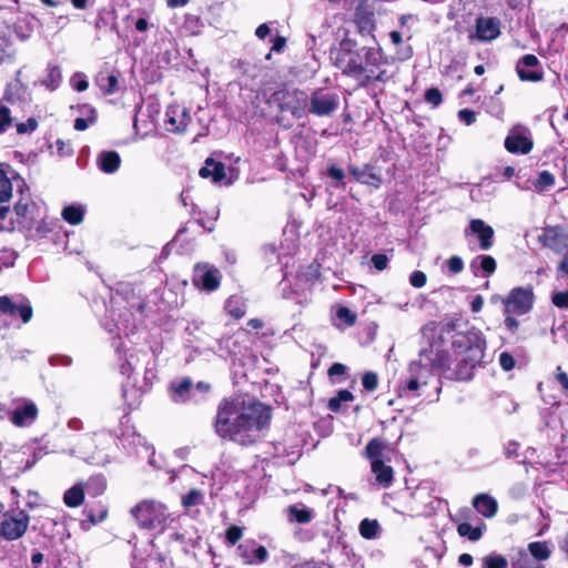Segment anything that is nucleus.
<instances>
[{
	"instance_id": "nucleus-18",
	"label": "nucleus",
	"mask_w": 568,
	"mask_h": 568,
	"mask_svg": "<svg viewBox=\"0 0 568 568\" xmlns=\"http://www.w3.org/2000/svg\"><path fill=\"white\" fill-rule=\"evenodd\" d=\"M532 146V140L521 130H510L505 139V148L513 154H528Z\"/></svg>"
},
{
	"instance_id": "nucleus-34",
	"label": "nucleus",
	"mask_w": 568,
	"mask_h": 568,
	"mask_svg": "<svg viewBox=\"0 0 568 568\" xmlns=\"http://www.w3.org/2000/svg\"><path fill=\"white\" fill-rule=\"evenodd\" d=\"M84 500V490L82 484H75L68 490H65L63 495V501L68 507H78Z\"/></svg>"
},
{
	"instance_id": "nucleus-5",
	"label": "nucleus",
	"mask_w": 568,
	"mask_h": 568,
	"mask_svg": "<svg viewBox=\"0 0 568 568\" xmlns=\"http://www.w3.org/2000/svg\"><path fill=\"white\" fill-rule=\"evenodd\" d=\"M131 515L142 529H162L170 517L168 507L154 499H144L138 503Z\"/></svg>"
},
{
	"instance_id": "nucleus-26",
	"label": "nucleus",
	"mask_w": 568,
	"mask_h": 568,
	"mask_svg": "<svg viewBox=\"0 0 568 568\" xmlns=\"http://www.w3.org/2000/svg\"><path fill=\"white\" fill-rule=\"evenodd\" d=\"M473 506L486 518L494 517L498 509L497 500L487 494H478L475 496L473 499Z\"/></svg>"
},
{
	"instance_id": "nucleus-10",
	"label": "nucleus",
	"mask_w": 568,
	"mask_h": 568,
	"mask_svg": "<svg viewBox=\"0 0 568 568\" xmlns=\"http://www.w3.org/2000/svg\"><path fill=\"white\" fill-rule=\"evenodd\" d=\"M0 313L12 318L19 317L26 324L31 321L33 310L30 302L23 296L12 298L3 295L0 296Z\"/></svg>"
},
{
	"instance_id": "nucleus-28",
	"label": "nucleus",
	"mask_w": 568,
	"mask_h": 568,
	"mask_svg": "<svg viewBox=\"0 0 568 568\" xmlns=\"http://www.w3.org/2000/svg\"><path fill=\"white\" fill-rule=\"evenodd\" d=\"M171 397L175 403H185L192 397L193 383L190 378H183L180 382H173L170 385Z\"/></svg>"
},
{
	"instance_id": "nucleus-21",
	"label": "nucleus",
	"mask_w": 568,
	"mask_h": 568,
	"mask_svg": "<svg viewBox=\"0 0 568 568\" xmlns=\"http://www.w3.org/2000/svg\"><path fill=\"white\" fill-rule=\"evenodd\" d=\"M496 260L490 255H477L469 264V268L475 276L489 277L496 271Z\"/></svg>"
},
{
	"instance_id": "nucleus-11",
	"label": "nucleus",
	"mask_w": 568,
	"mask_h": 568,
	"mask_svg": "<svg viewBox=\"0 0 568 568\" xmlns=\"http://www.w3.org/2000/svg\"><path fill=\"white\" fill-rule=\"evenodd\" d=\"M192 282L200 290L213 292L220 286L221 274L214 266L197 264L193 271Z\"/></svg>"
},
{
	"instance_id": "nucleus-53",
	"label": "nucleus",
	"mask_w": 568,
	"mask_h": 568,
	"mask_svg": "<svg viewBox=\"0 0 568 568\" xmlns=\"http://www.w3.org/2000/svg\"><path fill=\"white\" fill-rule=\"evenodd\" d=\"M38 128V121L34 118H29L26 122L17 124L18 134L32 133Z\"/></svg>"
},
{
	"instance_id": "nucleus-13",
	"label": "nucleus",
	"mask_w": 568,
	"mask_h": 568,
	"mask_svg": "<svg viewBox=\"0 0 568 568\" xmlns=\"http://www.w3.org/2000/svg\"><path fill=\"white\" fill-rule=\"evenodd\" d=\"M236 554L244 565H261L268 559L267 549L255 540H246L240 544Z\"/></svg>"
},
{
	"instance_id": "nucleus-31",
	"label": "nucleus",
	"mask_w": 568,
	"mask_h": 568,
	"mask_svg": "<svg viewBox=\"0 0 568 568\" xmlns=\"http://www.w3.org/2000/svg\"><path fill=\"white\" fill-rule=\"evenodd\" d=\"M62 81L61 69L58 65L49 64L45 77L40 81L48 90L54 91Z\"/></svg>"
},
{
	"instance_id": "nucleus-38",
	"label": "nucleus",
	"mask_w": 568,
	"mask_h": 568,
	"mask_svg": "<svg viewBox=\"0 0 568 568\" xmlns=\"http://www.w3.org/2000/svg\"><path fill=\"white\" fill-rule=\"evenodd\" d=\"M9 165L0 164V202L8 201L12 195V184L4 169Z\"/></svg>"
},
{
	"instance_id": "nucleus-62",
	"label": "nucleus",
	"mask_w": 568,
	"mask_h": 568,
	"mask_svg": "<svg viewBox=\"0 0 568 568\" xmlns=\"http://www.w3.org/2000/svg\"><path fill=\"white\" fill-rule=\"evenodd\" d=\"M504 325L508 332L515 334L518 331L519 322L511 314H505Z\"/></svg>"
},
{
	"instance_id": "nucleus-27",
	"label": "nucleus",
	"mask_w": 568,
	"mask_h": 568,
	"mask_svg": "<svg viewBox=\"0 0 568 568\" xmlns=\"http://www.w3.org/2000/svg\"><path fill=\"white\" fill-rule=\"evenodd\" d=\"M372 473L375 475V481L377 485L387 488L394 480V470L389 465H386L383 460H374L371 464Z\"/></svg>"
},
{
	"instance_id": "nucleus-55",
	"label": "nucleus",
	"mask_w": 568,
	"mask_h": 568,
	"mask_svg": "<svg viewBox=\"0 0 568 568\" xmlns=\"http://www.w3.org/2000/svg\"><path fill=\"white\" fill-rule=\"evenodd\" d=\"M243 536V530L239 526H231L227 528L225 537L231 545H235Z\"/></svg>"
},
{
	"instance_id": "nucleus-25",
	"label": "nucleus",
	"mask_w": 568,
	"mask_h": 568,
	"mask_svg": "<svg viewBox=\"0 0 568 568\" xmlns=\"http://www.w3.org/2000/svg\"><path fill=\"white\" fill-rule=\"evenodd\" d=\"M97 165L103 173H115L121 165L120 154L116 151H102L97 156Z\"/></svg>"
},
{
	"instance_id": "nucleus-57",
	"label": "nucleus",
	"mask_w": 568,
	"mask_h": 568,
	"mask_svg": "<svg viewBox=\"0 0 568 568\" xmlns=\"http://www.w3.org/2000/svg\"><path fill=\"white\" fill-rule=\"evenodd\" d=\"M551 302L559 308H568V291L552 294Z\"/></svg>"
},
{
	"instance_id": "nucleus-20",
	"label": "nucleus",
	"mask_w": 568,
	"mask_h": 568,
	"mask_svg": "<svg viewBox=\"0 0 568 568\" xmlns=\"http://www.w3.org/2000/svg\"><path fill=\"white\" fill-rule=\"evenodd\" d=\"M349 174L359 183L371 185L378 189L382 184V176L374 172L371 164H365L363 168L356 165H348Z\"/></svg>"
},
{
	"instance_id": "nucleus-39",
	"label": "nucleus",
	"mask_w": 568,
	"mask_h": 568,
	"mask_svg": "<svg viewBox=\"0 0 568 568\" xmlns=\"http://www.w3.org/2000/svg\"><path fill=\"white\" fill-rule=\"evenodd\" d=\"M359 534L365 539H374L377 537L379 524L376 519L365 518L359 524Z\"/></svg>"
},
{
	"instance_id": "nucleus-41",
	"label": "nucleus",
	"mask_w": 568,
	"mask_h": 568,
	"mask_svg": "<svg viewBox=\"0 0 568 568\" xmlns=\"http://www.w3.org/2000/svg\"><path fill=\"white\" fill-rule=\"evenodd\" d=\"M84 210L82 206L69 205L62 210V217L70 224L77 225L82 222Z\"/></svg>"
},
{
	"instance_id": "nucleus-1",
	"label": "nucleus",
	"mask_w": 568,
	"mask_h": 568,
	"mask_svg": "<svg viewBox=\"0 0 568 568\" xmlns=\"http://www.w3.org/2000/svg\"><path fill=\"white\" fill-rule=\"evenodd\" d=\"M455 321L428 322L420 333L427 346L408 365L403 389L416 394L437 373L453 381H468L485 356L486 341L480 331H457Z\"/></svg>"
},
{
	"instance_id": "nucleus-42",
	"label": "nucleus",
	"mask_w": 568,
	"mask_h": 568,
	"mask_svg": "<svg viewBox=\"0 0 568 568\" xmlns=\"http://www.w3.org/2000/svg\"><path fill=\"white\" fill-rule=\"evenodd\" d=\"M225 308L229 314L236 320L242 318L245 315V306L241 304L240 300L235 296L227 298Z\"/></svg>"
},
{
	"instance_id": "nucleus-61",
	"label": "nucleus",
	"mask_w": 568,
	"mask_h": 568,
	"mask_svg": "<svg viewBox=\"0 0 568 568\" xmlns=\"http://www.w3.org/2000/svg\"><path fill=\"white\" fill-rule=\"evenodd\" d=\"M458 118L467 125H470L476 121V113L470 109H462L458 111Z\"/></svg>"
},
{
	"instance_id": "nucleus-6",
	"label": "nucleus",
	"mask_w": 568,
	"mask_h": 568,
	"mask_svg": "<svg viewBox=\"0 0 568 568\" xmlns=\"http://www.w3.org/2000/svg\"><path fill=\"white\" fill-rule=\"evenodd\" d=\"M364 51V59H362L361 67L367 71H363L365 79H354L359 88H367L373 82H387L389 75L387 71L382 69L384 63V52L379 47H362Z\"/></svg>"
},
{
	"instance_id": "nucleus-64",
	"label": "nucleus",
	"mask_w": 568,
	"mask_h": 568,
	"mask_svg": "<svg viewBox=\"0 0 568 568\" xmlns=\"http://www.w3.org/2000/svg\"><path fill=\"white\" fill-rule=\"evenodd\" d=\"M556 381L562 386L565 390H568V375L560 366L557 367Z\"/></svg>"
},
{
	"instance_id": "nucleus-15",
	"label": "nucleus",
	"mask_w": 568,
	"mask_h": 568,
	"mask_svg": "<svg viewBox=\"0 0 568 568\" xmlns=\"http://www.w3.org/2000/svg\"><path fill=\"white\" fill-rule=\"evenodd\" d=\"M191 116L185 109H180L178 105H170L165 111V129L172 133H182L185 131Z\"/></svg>"
},
{
	"instance_id": "nucleus-51",
	"label": "nucleus",
	"mask_w": 568,
	"mask_h": 568,
	"mask_svg": "<svg viewBox=\"0 0 568 568\" xmlns=\"http://www.w3.org/2000/svg\"><path fill=\"white\" fill-rule=\"evenodd\" d=\"M425 100L434 108H437L443 102L442 92L437 88H430L425 92Z\"/></svg>"
},
{
	"instance_id": "nucleus-23",
	"label": "nucleus",
	"mask_w": 568,
	"mask_h": 568,
	"mask_svg": "<svg viewBox=\"0 0 568 568\" xmlns=\"http://www.w3.org/2000/svg\"><path fill=\"white\" fill-rule=\"evenodd\" d=\"M354 21L362 36H373L376 26L374 13L372 11L364 9L361 6L357 7Z\"/></svg>"
},
{
	"instance_id": "nucleus-63",
	"label": "nucleus",
	"mask_w": 568,
	"mask_h": 568,
	"mask_svg": "<svg viewBox=\"0 0 568 568\" xmlns=\"http://www.w3.org/2000/svg\"><path fill=\"white\" fill-rule=\"evenodd\" d=\"M519 444L515 440H509L504 447V454L507 458H513L518 455Z\"/></svg>"
},
{
	"instance_id": "nucleus-35",
	"label": "nucleus",
	"mask_w": 568,
	"mask_h": 568,
	"mask_svg": "<svg viewBox=\"0 0 568 568\" xmlns=\"http://www.w3.org/2000/svg\"><path fill=\"white\" fill-rule=\"evenodd\" d=\"M287 515L290 521H296L298 524H307L313 519V511L304 506L300 507L298 505L288 506Z\"/></svg>"
},
{
	"instance_id": "nucleus-40",
	"label": "nucleus",
	"mask_w": 568,
	"mask_h": 568,
	"mask_svg": "<svg viewBox=\"0 0 568 568\" xmlns=\"http://www.w3.org/2000/svg\"><path fill=\"white\" fill-rule=\"evenodd\" d=\"M508 560L505 556L491 552L481 558V568H508Z\"/></svg>"
},
{
	"instance_id": "nucleus-24",
	"label": "nucleus",
	"mask_w": 568,
	"mask_h": 568,
	"mask_svg": "<svg viewBox=\"0 0 568 568\" xmlns=\"http://www.w3.org/2000/svg\"><path fill=\"white\" fill-rule=\"evenodd\" d=\"M203 179H211L214 183H220L226 178L225 165L216 162L212 158L205 160L204 166L199 172Z\"/></svg>"
},
{
	"instance_id": "nucleus-37",
	"label": "nucleus",
	"mask_w": 568,
	"mask_h": 568,
	"mask_svg": "<svg viewBox=\"0 0 568 568\" xmlns=\"http://www.w3.org/2000/svg\"><path fill=\"white\" fill-rule=\"evenodd\" d=\"M97 83L105 94H113L118 91V75L114 73H100Z\"/></svg>"
},
{
	"instance_id": "nucleus-14",
	"label": "nucleus",
	"mask_w": 568,
	"mask_h": 568,
	"mask_svg": "<svg viewBox=\"0 0 568 568\" xmlns=\"http://www.w3.org/2000/svg\"><path fill=\"white\" fill-rule=\"evenodd\" d=\"M516 71L521 81L538 82L544 78L539 60L534 54H525L517 62Z\"/></svg>"
},
{
	"instance_id": "nucleus-33",
	"label": "nucleus",
	"mask_w": 568,
	"mask_h": 568,
	"mask_svg": "<svg viewBox=\"0 0 568 568\" xmlns=\"http://www.w3.org/2000/svg\"><path fill=\"white\" fill-rule=\"evenodd\" d=\"M386 449V444L381 438L371 439L365 447V456L369 459L371 464L374 460H383V453Z\"/></svg>"
},
{
	"instance_id": "nucleus-59",
	"label": "nucleus",
	"mask_w": 568,
	"mask_h": 568,
	"mask_svg": "<svg viewBox=\"0 0 568 568\" xmlns=\"http://www.w3.org/2000/svg\"><path fill=\"white\" fill-rule=\"evenodd\" d=\"M371 262L377 271H384L388 266V257L385 254H374Z\"/></svg>"
},
{
	"instance_id": "nucleus-3",
	"label": "nucleus",
	"mask_w": 568,
	"mask_h": 568,
	"mask_svg": "<svg viewBox=\"0 0 568 568\" xmlns=\"http://www.w3.org/2000/svg\"><path fill=\"white\" fill-rule=\"evenodd\" d=\"M334 65L341 70V72L352 79H365L363 71H366L361 67L362 59H364V51L362 47L357 45V42L351 38H344L339 42V47L331 52Z\"/></svg>"
},
{
	"instance_id": "nucleus-58",
	"label": "nucleus",
	"mask_w": 568,
	"mask_h": 568,
	"mask_svg": "<svg viewBox=\"0 0 568 568\" xmlns=\"http://www.w3.org/2000/svg\"><path fill=\"white\" fill-rule=\"evenodd\" d=\"M499 364L506 372L511 371L515 367V358L511 354L504 352L499 355Z\"/></svg>"
},
{
	"instance_id": "nucleus-30",
	"label": "nucleus",
	"mask_w": 568,
	"mask_h": 568,
	"mask_svg": "<svg viewBox=\"0 0 568 568\" xmlns=\"http://www.w3.org/2000/svg\"><path fill=\"white\" fill-rule=\"evenodd\" d=\"M528 555L536 561H546L551 556V548L548 541H531L527 546Z\"/></svg>"
},
{
	"instance_id": "nucleus-49",
	"label": "nucleus",
	"mask_w": 568,
	"mask_h": 568,
	"mask_svg": "<svg viewBox=\"0 0 568 568\" xmlns=\"http://www.w3.org/2000/svg\"><path fill=\"white\" fill-rule=\"evenodd\" d=\"M362 385L367 392H374L378 386V376L374 372H366L362 376Z\"/></svg>"
},
{
	"instance_id": "nucleus-17",
	"label": "nucleus",
	"mask_w": 568,
	"mask_h": 568,
	"mask_svg": "<svg viewBox=\"0 0 568 568\" xmlns=\"http://www.w3.org/2000/svg\"><path fill=\"white\" fill-rule=\"evenodd\" d=\"M539 241L556 253H561L565 250L568 252V235L558 226H547L539 236Z\"/></svg>"
},
{
	"instance_id": "nucleus-48",
	"label": "nucleus",
	"mask_w": 568,
	"mask_h": 568,
	"mask_svg": "<svg viewBox=\"0 0 568 568\" xmlns=\"http://www.w3.org/2000/svg\"><path fill=\"white\" fill-rule=\"evenodd\" d=\"M336 317L347 326L356 323V314L346 306H339L336 311Z\"/></svg>"
},
{
	"instance_id": "nucleus-56",
	"label": "nucleus",
	"mask_w": 568,
	"mask_h": 568,
	"mask_svg": "<svg viewBox=\"0 0 568 568\" xmlns=\"http://www.w3.org/2000/svg\"><path fill=\"white\" fill-rule=\"evenodd\" d=\"M427 281L426 274L422 271H414L409 276V283L416 288L425 286Z\"/></svg>"
},
{
	"instance_id": "nucleus-8",
	"label": "nucleus",
	"mask_w": 568,
	"mask_h": 568,
	"mask_svg": "<svg viewBox=\"0 0 568 568\" xmlns=\"http://www.w3.org/2000/svg\"><path fill=\"white\" fill-rule=\"evenodd\" d=\"M308 105L306 114L311 113L316 116H331L339 106V95L328 89L320 88L313 90L308 94Z\"/></svg>"
},
{
	"instance_id": "nucleus-29",
	"label": "nucleus",
	"mask_w": 568,
	"mask_h": 568,
	"mask_svg": "<svg viewBox=\"0 0 568 568\" xmlns=\"http://www.w3.org/2000/svg\"><path fill=\"white\" fill-rule=\"evenodd\" d=\"M34 209V204L29 201L24 202L20 200L16 203L13 207V213L17 216V223L22 227H31L33 224L32 211Z\"/></svg>"
},
{
	"instance_id": "nucleus-16",
	"label": "nucleus",
	"mask_w": 568,
	"mask_h": 568,
	"mask_svg": "<svg viewBox=\"0 0 568 568\" xmlns=\"http://www.w3.org/2000/svg\"><path fill=\"white\" fill-rule=\"evenodd\" d=\"M470 234L478 236L479 247L483 251H488L494 245V229L480 219H474L469 222L468 227L465 230V236Z\"/></svg>"
},
{
	"instance_id": "nucleus-52",
	"label": "nucleus",
	"mask_w": 568,
	"mask_h": 568,
	"mask_svg": "<svg viewBox=\"0 0 568 568\" xmlns=\"http://www.w3.org/2000/svg\"><path fill=\"white\" fill-rule=\"evenodd\" d=\"M84 514H85L87 518L90 520V523L95 525L98 523L103 521L106 518L108 509L105 507L101 506L99 509V515L97 516L93 513L92 508H87V509H84Z\"/></svg>"
},
{
	"instance_id": "nucleus-47",
	"label": "nucleus",
	"mask_w": 568,
	"mask_h": 568,
	"mask_svg": "<svg viewBox=\"0 0 568 568\" xmlns=\"http://www.w3.org/2000/svg\"><path fill=\"white\" fill-rule=\"evenodd\" d=\"M11 110L0 104V134H3L12 125Z\"/></svg>"
},
{
	"instance_id": "nucleus-9",
	"label": "nucleus",
	"mask_w": 568,
	"mask_h": 568,
	"mask_svg": "<svg viewBox=\"0 0 568 568\" xmlns=\"http://www.w3.org/2000/svg\"><path fill=\"white\" fill-rule=\"evenodd\" d=\"M29 515L21 510L18 514L6 513L0 523V537L8 541L21 538L29 526Z\"/></svg>"
},
{
	"instance_id": "nucleus-22",
	"label": "nucleus",
	"mask_w": 568,
	"mask_h": 568,
	"mask_svg": "<svg viewBox=\"0 0 568 568\" xmlns=\"http://www.w3.org/2000/svg\"><path fill=\"white\" fill-rule=\"evenodd\" d=\"M21 71H18L17 78L13 82H10L7 84L2 101L9 103V104H17L26 102L27 100V88L22 84L20 81Z\"/></svg>"
},
{
	"instance_id": "nucleus-19",
	"label": "nucleus",
	"mask_w": 568,
	"mask_h": 568,
	"mask_svg": "<svg viewBox=\"0 0 568 568\" xmlns=\"http://www.w3.org/2000/svg\"><path fill=\"white\" fill-rule=\"evenodd\" d=\"M475 27L476 37L483 42L493 41L500 36L501 22L496 17H479Z\"/></svg>"
},
{
	"instance_id": "nucleus-32",
	"label": "nucleus",
	"mask_w": 568,
	"mask_h": 568,
	"mask_svg": "<svg viewBox=\"0 0 568 568\" xmlns=\"http://www.w3.org/2000/svg\"><path fill=\"white\" fill-rule=\"evenodd\" d=\"M486 525L484 523L477 527H473L469 523H462L457 526L458 535L470 541H478L483 537Z\"/></svg>"
},
{
	"instance_id": "nucleus-12",
	"label": "nucleus",
	"mask_w": 568,
	"mask_h": 568,
	"mask_svg": "<svg viewBox=\"0 0 568 568\" xmlns=\"http://www.w3.org/2000/svg\"><path fill=\"white\" fill-rule=\"evenodd\" d=\"M38 408L32 402L17 405L13 409H0V418H8L13 425L23 427L34 422Z\"/></svg>"
},
{
	"instance_id": "nucleus-43",
	"label": "nucleus",
	"mask_w": 568,
	"mask_h": 568,
	"mask_svg": "<svg viewBox=\"0 0 568 568\" xmlns=\"http://www.w3.org/2000/svg\"><path fill=\"white\" fill-rule=\"evenodd\" d=\"M236 345V342L231 337H222L217 341V349L220 356L226 357L230 355L235 354L234 346Z\"/></svg>"
},
{
	"instance_id": "nucleus-7",
	"label": "nucleus",
	"mask_w": 568,
	"mask_h": 568,
	"mask_svg": "<svg viewBox=\"0 0 568 568\" xmlns=\"http://www.w3.org/2000/svg\"><path fill=\"white\" fill-rule=\"evenodd\" d=\"M535 303L534 288L530 285L514 287L503 298L504 314L526 315Z\"/></svg>"
},
{
	"instance_id": "nucleus-4",
	"label": "nucleus",
	"mask_w": 568,
	"mask_h": 568,
	"mask_svg": "<svg viewBox=\"0 0 568 568\" xmlns=\"http://www.w3.org/2000/svg\"><path fill=\"white\" fill-rule=\"evenodd\" d=\"M267 102L275 105L281 113H290L295 119L306 115L308 94L298 88L282 87L268 97Z\"/></svg>"
},
{
	"instance_id": "nucleus-50",
	"label": "nucleus",
	"mask_w": 568,
	"mask_h": 568,
	"mask_svg": "<svg viewBox=\"0 0 568 568\" xmlns=\"http://www.w3.org/2000/svg\"><path fill=\"white\" fill-rule=\"evenodd\" d=\"M555 184V176L549 171H541L538 174L536 186L544 190Z\"/></svg>"
},
{
	"instance_id": "nucleus-54",
	"label": "nucleus",
	"mask_w": 568,
	"mask_h": 568,
	"mask_svg": "<svg viewBox=\"0 0 568 568\" xmlns=\"http://www.w3.org/2000/svg\"><path fill=\"white\" fill-rule=\"evenodd\" d=\"M71 85L75 91L82 92L88 89L89 82L82 73H75L71 79Z\"/></svg>"
},
{
	"instance_id": "nucleus-44",
	"label": "nucleus",
	"mask_w": 568,
	"mask_h": 568,
	"mask_svg": "<svg viewBox=\"0 0 568 568\" xmlns=\"http://www.w3.org/2000/svg\"><path fill=\"white\" fill-rule=\"evenodd\" d=\"M84 109L88 110V112L90 113V116L88 118H77L75 121H74V129L77 131H84L87 130L90 125H92L93 123H95V120H97V115H95V109L92 108V106H84Z\"/></svg>"
},
{
	"instance_id": "nucleus-2",
	"label": "nucleus",
	"mask_w": 568,
	"mask_h": 568,
	"mask_svg": "<svg viewBox=\"0 0 568 568\" xmlns=\"http://www.w3.org/2000/svg\"><path fill=\"white\" fill-rule=\"evenodd\" d=\"M270 419L271 410L260 402L244 405L237 398H224L217 406L213 426L221 438L250 446L261 438Z\"/></svg>"
},
{
	"instance_id": "nucleus-45",
	"label": "nucleus",
	"mask_w": 568,
	"mask_h": 568,
	"mask_svg": "<svg viewBox=\"0 0 568 568\" xmlns=\"http://www.w3.org/2000/svg\"><path fill=\"white\" fill-rule=\"evenodd\" d=\"M203 503V494L199 489H191L185 496L182 498V504L184 507L190 508Z\"/></svg>"
},
{
	"instance_id": "nucleus-60",
	"label": "nucleus",
	"mask_w": 568,
	"mask_h": 568,
	"mask_svg": "<svg viewBox=\"0 0 568 568\" xmlns=\"http://www.w3.org/2000/svg\"><path fill=\"white\" fill-rule=\"evenodd\" d=\"M447 266L452 273L458 274L464 268V262L459 256H452L447 260Z\"/></svg>"
},
{
	"instance_id": "nucleus-36",
	"label": "nucleus",
	"mask_w": 568,
	"mask_h": 568,
	"mask_svg": "<svg viewBox=\"0 0 568 568\" xmlns=\"http://www.w3.org/2000/svg\"><path fill=\"white\" fill-rule=\"evenodd\" d=\"M510 568H544V566L535 562L527 551L520 548L516 556L510 560Z\"/></svg>"
},
{
	"instance_id": "nucleus-46",
	"label": "nucleus",
	"mask_w": 568,
	"mask_h": 568,
	"mask_svg": "<svg viewBox=\"0 0 568 568\" xmlns=\"http://www.w3.org/2000/svg\"><path fill=\"white\" fill-rule=\"evenodd\" d=\"M327 176L335 181V187H344L345 186V172L343 169L336 165H329L327 168Z\"/></svg>"
}]
</instances>
